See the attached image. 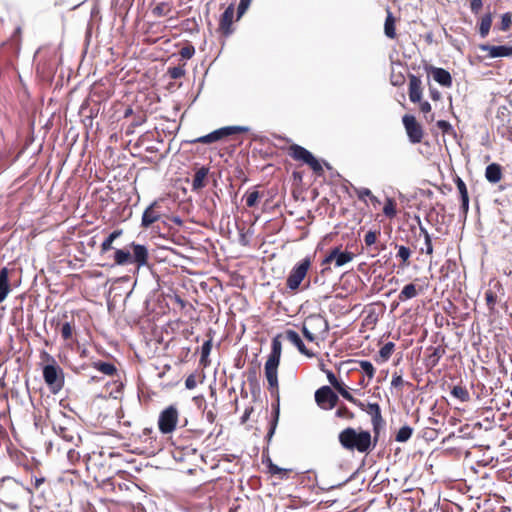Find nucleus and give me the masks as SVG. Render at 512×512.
<instances>
[{"label": "nucleus", "instance_id": "de8ad7c7", "mask_svg": "<svg viewBox=\"0 0 512 512\" xmlns=\"http://www.w3.org/2000/svg\"><path fill=\"white\" fill-rule=\"evenodd\" d=\"M485 300L489 307L490 312H493L494 305L496 303V295L491 290H488L485 292Z\"/></svg>", "mask_w": 512, "mask_h": 512}, {"label": "nucleus", "instance_id": "e2e57ef3", "mask_svg": "<svg viewBox=\"0 0 512 512\" xmlns=\"http://www.w3.org/2000/svg\"><path fill=\"white\" fill-rule=\"evenodd\" d=\"M461 200V211L464 215L467 214L468 210H469V197H465V198H460Z\"/></svg>", "mask_w": 512, "mask_h": 512}, {"label": "nucleus", "instance_id": "412c9836", "mask_svg": "<svg viewBox=\"0 0 512 512\" xmlns=\"http://www.w3.org/2000/svg\"><path fill=\"white\" fill-rule=\"evenodd\" d=\"M11 292V287L9 284V270L7 267H3L0 270V303H2L9 293Z\"/></svg>", "mask_w": 512, "mask_h": 512}, {"label": "nucleus", "instance_id": "4c0bfd02", "mask_svg": "<svg viewBox=\"0 0 512 512\" xmlns=\"http://www.w3.org/2000/svg\"><path fill=\"white\" fill-rule=\"evenodd\" d=\"M512 25V14L510 12L504 13L501 16V22L499 25L500 31H507L510 29Z\"/></svg>", "mask_w": 512, "mask_h": 512}, {"label": "nucleus", "instance_id": "58836bf2", "mask_svg": "<svg viewBox=\"0 0 512 512\" xmlns=\"http://www.w3.org/2000/svg\"><path fill=\"white\" fill-rule=\"evenodd\" d=\"M278 418H279V408L277 407L275 409L274 416H273V418L270 421V428H269V431H268L267 436H266L268 441L271 440L272 436L275 433V430H276V427H277V423H278Z\"/></svg>", "mask_w": 512, "mask_h": 512}, {"label": "nucleus", "instance_id": "20e7f679", "mask_svg": "<svg viewBox=\"0 0 512 512\" xmlns=\"http://www.w3.org/2000/svg\"><path fill=\"white\" fill-rule=\"evenodd\" d=\"M41 358L47 362L43 367V379L49 390L56 394L62 390L65 384L63 369L58 365L55 358L46 351H43Z\"/></svg>", "mask_w": 512, "mask_h": 512}, {"label": "nucleus", "instance_id": "a211bd4d", "mask_svg": "<svg viewBox=\"0 0 512 512\" xmlns=\"http://www.w3.org/2000/svg\"><path fill=\"white\" fill-rule=\"evenodd\" d=\"M422 98L421 80L416 75L409 76V99L411 102H420Z\"/></svg>", "mask_w": 512, "mask_h": 512}, {"label": "nucleus", "instance_id": "f3484780", "mask_svg": "<svg viewBox=\"0 0 512 512\" xmlns=\"http://www.w3.org/2000/svg\"><path fill=\"white\" fill-rule=\"evenodd\" d=\"M427 355L425 357V366L428 369H433L436 367L442 358V356L445 354V349L441 346L437 347H429L426 349Z\"/></svg>", "mask_w": 512, "mask_h": 512}, {"label": "nucleus", "instance_id": "13d9d810", "mask_svg": "<svg viewBox=\"0 0 512 512\" xmlns=\"http://www.w3.org/2000/svg\"><path fill=\"white\" fill-rule=\"evenodd\" d=\"M302 333L308 341H310V342L315 341V335L308 329L306 323H304L302 326Z\"/></svg>", "mask_w": 512, "mask_h": 512}, {"label": "nucleus", "instance_id": "1a4fd4ad", "mask_svg": "<svg viewBox=\"0 0 512 512\" xmlns=\"http://www.w3.org/2000/svg\"><path fill=\"white\" fill-rule=\"evenodd\" d=\"M178 410L175 406L170 405L165 408L159 415L158 428L162 434L172 433L178 423Z\"/></svg>", "mask_w": 512, "mask_h": 512}, {"label": "nucleus", "instance_id": "864d4df0", "mask_svg": "<svg viewBox=\"0 0 512 512\" xmlns=\"http://www.w3.org/2000/svg\"><path fill=\"white\" fill-rule=\"evenodd\" d=\"M326 375H327V378L329 380V383L335 388L337 389L339 386H341L342 384L338 381L337 377L335 376V374L328 370L326 372Z\"/></svg>", "mask_w": 512, "mask_h": 512}, {"label": "nucleus", "instance_id": "603ef678", "mask_svg": "<svg viewBox=\"0 0 512 512\" xmlns=\"http://www.w3.org/2000/svg\"><path fill=\"white\" fill-rule=\"evenodd\" d=\"M268 461H269L268 469H269V472L272 475H282V474H285L288 471L286 469L280 468L279 466L273 464L270 459Z\"/></svg>", "mask_w": 512, "mask_h": 512}, {"label": "nucleus", "instance_id": "bb28decb", "mask_svg": "<svg viewBox=\"0 0 512 512\" xmlns=\"http://www.w3.org/2000/svg\"><path fill=\"white\" fill-rule=\"evenodd\" d=\"M93 367L96 370H98L99 372H101L105 375H108V376L114 375L117 371L115 365L112 363H109V362H102V361L94 362Z\"/></svg>", "mask_w": 512, "mask_h": 512}, {"label": "nucleus", "instance_id": "a878e982", "mask_svg": "<svg viewBox=\"0 0 512 512\" xmlns=\"http://www.w3.org/2000/svg\"><path fill=\"white\" fill-rule=\"evenodd\" d=\"M122 233H123L122 229H116L113 232H111L105 238V240L102 242V244H101V252L102 253H106L109 250L113 249L112 244H113L114 240L119 238L122 235Z\"/></svg>", "mask_w": 512, "mask_h": 512}, {"label": "nucleus", "instance_id": "c9c22d12", "mask_svg": "<svg viewBox=\"0 0 512 512\" xmlns=\"http://www.w3.org/2000/svg\"><path fill=\"white\" fill-rule=\"evenodd\" d=\"M359 366L369 379H372L374 377L375 368L370 361L361 360L359 361Z\"/></svg>", "mask_w": 512, "mask_h": 512}, {"label": "nucleus", "instance_id": "cd10ccee", "mask_svg": "<svg viewBox=\"0 0 512 512\" xmlns=\"http://www.w3.org/2000/svg\"><path fill=\"white\" fill-rule=\"evenodd\" d=\"M339 394L345 398L347 401L351 402L352 404L359 407L361 410H364L365 404L361 402L360 400L354 398L351 393L347 390V388L342 384L336 389Z\"/></svg>", "mask_w": 512, "mask_h": 512}, {"label": "nucleus", "instance_id": "79ce46f5", "mask_svg": "<svg viewBox=\"0 0 512 512\" xmlns=\"http://www.w3.org/2000/svg\"><path fill=\"white\" fill-rule=\"evenodd\" d=\"M259 199V192L252 191L246 194L245 201L248 207H254Z\"/></svg>", "mask_w": 512, "mask_h": 512}, {"label": "nucleus", "instance_id": "338daca9", "mask_svg": "<svg viewBox=\"0 0 512 512\" xmlns=\"http://www.w3.org/2000/svg\"><path fill=\"white\" fill-rule=\"evenodd\" d=\"M205 417L206 420L212 424L216 419V414L213 411L209 410L206 412Z\"/></svg>", "mask_w": 512, "mask_h": 512}, {"label": "nucleus", "instance_id": "423d86ee", "mask_svg": "<svg viewBox=\"0 0 512 512\" xmlns=\"http://www.w3.org/2000/svg\"><path fill=\"white\" fill-rule=\"evenodd\" d=\"M248 130H249V128L245 127V126H225V127L219 128L217 130H214L207 135L198 137V138L192 140L191 143L210 144V143L222 140L225 137H228L230 135H234L237 133H244V132H247Z\"/></svg>", "mask_w": 512, "mask_h": 512}, {"label": "nucleus", "instance_id": "69168bd1", "mask_svg": "<svg viewBox=\"0 0 512 512\" xmlns=\"http://www.w3.org/2000/svg\"><path fill=\"white\" fill-rule=\"evenodd\" d=\"M164 3H161V4H158L154 9H153V13L157 16H164L165 15V11H164Z\"/></svg>", "mask_w": 512, "mask_h": 512}, {"label": "nucleus", "instance_id": "c03bdc74", "mask_svg": "<svg viewBox=\"0 0 512 512\" xmlns=\"http://www.w3.org/2000/svg\"><path fill=\"white\" fill-rule=\"evenodd\" d=\"M179 54L184 59H190L195 54V48L193 45H186L180 49Z\"/></svg>", "mask_w": 512, "mask_h": 512}, {"label": "nucleus", "instance_id": "ddd939ff", "mask_svg": "<svg viewBox=\"0 0 512 512\" xmlns=\"http://www.w3.org/2000/svg\"><path fill=\"white\" fill-rule=\"evenodd\" d=\"M479 49L482 52H486L487 57H489V58H504V57L512 56V44H506V45L480 44Z\"/></svg>", "mask_w": 512, "mask_h": 512}, {"label": "nucleus", "instance_id": "e433bc0d", "mask_svg": "<svg viewBox=\"0 0 512 512\" xmlns=\"http://www.w3.org/2000/svg\"><path fill=\"white\" fill-rule=\"evenodd\" d=\"M73 326L70 322H64L61 324L60 333L64 340H69L73 335Z\"/></svg>", "mask_w": 512, "mask_h": 512}, {"label": "nucleus", "instance_id": "4d7b16f0", "mask_svg": "<svg viewBox=\"0 0 512 512\" xmlns=\"http://www.w3.org/2000/svg\"><path fill=\"white\" fill-rule=\"evenodd\" d=\"M197 386L195 375L191 374L185 379V387L189 390L194 389Z\"/></svg>", "mask_w": 512, "mask_h": 512}, {"label": "nucleus", "instance_id": "052dcab7", "mask_svg": "<svg viewBox=\"0 0 512 512\" xmlns=\"http://www.w3.org/2000/svg\"><path fill=\"white\" fill-rule=\"evenodd\" d=\"M437 126L439 129H441L444 133H447L448 131L452 130V125L445 121V120H439L437 122Z\"/></svg>", "mask_w": 512, "mask_h": 512}, {"label": "nucleus", "instance_id": "774afa93", "mask_svg": "<svg viewBox=\"0 0 512 512\" xmlns=\"http://www.w3.org/2000/svg\"><path fill=\"white\" fill-rule=\"evenodd\" d=\"M417 220H418V223H419V230H420V233L424 236V239L426 238V236H430V234L428 233L427 229L422 226L421 224V221H420V218L417 217Z\"/></svg>", "mask_w": 512, "mask_h": 512}, {"label": "nucleus", "instance_id": "f257e3e1", "mask_svg": "<svg viewBox=\"0 0 512 512\" xmlns=\"http://www.w3.org/2000/svg\"><path fill=\"white\" fill-rule=\"evenodd\" d=\"M341 446L350 451L367 453L371 450V434L369 431H357L352 427L342 430L338 436Z\"/></svg>", "mask_w": 512, "mask_h": 512}, {"label": "nucleus", "instance_id": "680f3d73", "mask_svg": "<svg viewBox=\"0 0 512 512\" xmlns=\"http://www.w3.org/2000/svg\"><path fill=\"white\" fill-rule=\"evenodd\" d=\"M67 457L71 462H73V461L79 459V453L73 448H68L67 449Z\"/></svg>", "mask_w": 512, "mask_h": 512}, {"label": "nucleus", "instance_id": "393cba45", "mask_svg": "<svg viewBox=\"0 0 512 512\" xmlns=\"http://www.w3.org/2000/svg\"><path fill=\"white\" fill-rule=\"evenodd\" d=\"M418 295V289L415 284L409 283L403 287L398 295V299L401 302H405L409 299L415 298Z\"/></svg>", "mask_w": 512, "mask_h": 512}, {"label": "nucleus", "instance_id": "3c124183", "mask_svg": "<svg viewBox=\"0 0 512 512\" xmlns=\"http://www.w3.org/2000/svg\"><path fill=\"white\" fill-rule=\"evenodd\" d=\"M378 234H379V232H376V231H368L364 237L365 244L367 246H371V245L375 244Z\"/></svg>", "mask_w": 512, "mask_h": 512}, {"label": "nucleus", "instance_id": "6e6552de", "mask_svg": "<svg viewBox=\"0 0 512 512\" xmlns=\"http://www.w3.org/2000/svg\"><path fill=\"white\" fill-rule=\"evenodd\" d=\"M311 266V259L309 257L303 258L299 263H297L292 270L290 271L287 280L286 286L290 290H297L304 280L307 272Z\"/></svg>", "mask_w": 512, "mask_h": 512}, {"label": "nucleus", "instance_id": "6ab92c4d", "mask_svg": "<svg viewBox=\"0 0 512 512\" xmlns=\"http://www.w3.org/2000/svg\"><path fill=\"white\" fill-rule=\"evenodd\" d=\"M234 16V6L229 5L220 18L219 28L225 35H229L232 33L231 26L233 22Z\"/></svg>", "mask_w": 512, "mask_h": 512}, {"label": "nucleus", "instance_id": "0e129e2a", "mask_svg": "<svg viewBox=\"0 0 512 512\" xmlns=\"http://www.w3.org/2000/svg\"><path fill=\"white\" fill-rule=\"evenodd\" d=\"M420 110L424 114H428L431 112V105L429 102L424 101L420 103Z\"/></svg>", "mask_w": 512, "mask_h": 512}, {"label": "nucleus", "instance_id": "4468645a", "mask_svg": "<svg viewBox=\"0 0 512 512\" xmlns=\"http://www.w3.org/2000/svg\"><path fill=\"white\" fill-rule=\"evenodd\" d=\"M160 202H152L143 212L141 219V226L143 228H149L153 223L161 218Z\"/></svg>", "mask_w": 512, "mask_h": 512}, {"label": "nucleus", "instance_id": "9d476101", "mask_svg": "<svg viewBox=\"0 0 512 512\" xmlns=\"http://www.w3.org/2000/svg\"><path fill=\"white\" fill-rule=\"evenodd\" d=\"M338 400V395L330 386H322L315 392V401L321 409H333L337 405Z\"/></svg>", "mask_w": 512, "mask_h": 512}, {"label": "nucleus", "instance_id": "4be33fe9", "mask_svg": "<svg viewBox=\"0 0 512 512\" xmlns=\"http://www.w3.org/2000/svg\"><path fill=\"white\" fill-rule=\"evenodd\" d=\"M485 177L492 184L498 183L502 178L501 166L497 163H491L486 167Z\"/></svg>", "mask_w": 512, "mask_h": 512}, {"label": "nucleus", "instance_id": "bf43d9fd", "mask_svg": "<svg viewBox=\"0 0 512 512\" xmlns=\"http://www.w3.org/2000/svg\"><path fill=\"white\" fill-rule=\"evenodd\" d=\"M403 384H404V380H403L402 376L395 373L392 376V380H391L392 387L397 388V387L402 386Z\"/></svg>", "mask_w": 512, "mask_h": 512}, {"label": "nucleus", "instance_id": "2eb2a0df", "mask_svg": "<svg viewBox=\"0 0 512 512\" xmlns=\"http://www.w3.org/2000/svg\"><path fill=\"white\" fill-rule=\"evenodd\" d=\"M285 338L291 343L293 344L297 349L298 351L311 358L314 356V353L311 352L310 350H308L304 344V342L302 341L300 335L294 331V330H291V329H288L285 331Z\"/></svg>", "mask_w": 512, "mask_h": 512}, {"label": "nucleus", "instance_id": "473e14b6", "mask_svg": "<svg viewBox=\"0 0 512 512\" xmlns=\"http://www.w3.org/2000/svg\"><path fill=\"white\" fill-rule=\"evenodd\" d=\"M383 213L386 217L392 219L396 216V204L392 198H387L383 207Z\"/></svg>", "mask_w": 512, "mask_h": 512}, {"label": "nucleus", "instance_id": "b1692460", "mask_svg": "<svg viewBox=\"0 0 512 512\" xmlns=\"http://www.w3.org/2000/svg\"><path fill=\"white\" fill-rule=\"evenodd\" d=\"M364 410L371 416L372 424L374 428L382 422L381 409L379 404L377 403H369L367 408L364 407Z\"/></svg>", "mask_w": 512, "mask_h": 512}, {"label": "nucleus", "instance_id": "aec40b11", "mask_svg": "<svg viewBox=\"0 0 512 512\" xmlns=\"http://www.w3.org/2000/svg\"><path fill=\"white\" fill-rule=\"evenodd\" d=\"M431 74L433 76V79L438 84H440L444 87H450L452 85V77H451V74L447 70H445L443 68L432 67Z\"/></svg>", "mask_w": 512, "mask_h": 512}, {"label": "nucleus", "instance_id": "2f4dec72", "mask_svg": "<svg viewBox=\"0 0 512 512\" xmlns=\"http://www.w3.org/2000/svg\"><path fill=\"white\" fill-rule=\"evenodd\" d=\"M412 433H413V429L410 426H408V425L402 426L398 430V432L395 436V440L397 442H406L411 438Z\"/></svg>", "mask_w": 512, "mask_h": 512}, {"label": "nucleus", "instance_id": "9b49d317", "mask_svg": "<svg viewBox=\"0 0 512 512\" xmlns=\"http://www.w3.org/2000/svg\"><path fill=\"white\" fill-rule=\"evenodd\" d=\"M354 253L343 251L340 246H336L330 250L326 257L322 260V265H328L334 262L335 267H342L354 259Z\"/></svg>", "mask_w": 512, "mask_h": 512}, {"label": "nucleus", "instance_id": "f03ea898", "mask_svg": "<svg viewBox=\"0 0 512 512\" xmlns=\"http://www.w3.org/2000/svg\"><path fill=\"white\" fill-rule=\"evenodd\" d=\"M129 247L132 249V254L129 249H116L114 252V261L118 266H125L128 264H135L137 269L148 266L149 252L145 245L131 242Z\"/></svg>", "mask_w": 512, "mask_h": 512}, {"label": "nucleus", "instance_id": "f8f14e48", "mask_svg": "<svg viewBox=\"0 0 512 512\" xmlns=\"http://www.w3.org/2000/svg\"><path fill=\"white\" fill-rule=\"evenodd\" d=\"M409 141L413 144L420 143L423 138L422 127L417 123L413 115L406 114L402 118Z\"/></svg>", "mask_w": 512, "mask_h": 512}, {"label": "nucleus", "instance_id": "a18cd8bd", "mask_svg": "<svg viewBox=\"0 0 512 512\" xmlns=\"http://www.w3.org/2000/svg\"><path fill=\"white\" fill-rule=\"evenodd\" d=\"M335 414L338 418L352 419L354 417V414L346 406L339 407Z\"/></svg>", "mask_w": 512, "mask_h": 512}, {"label": "nucleus", "instance_id": "49530a36", "mask_svg": "<svg viewBox=\"0 0 512 512\" xmlns=\"http://www.w3.org/2000/svg\"><path fill=\"white\" fill-rule=\"evenodd\" d=\"M309 324H313L315 326L323 327L324 330H328V323L325 319L320 316L310 317L308 319Z\"/></svg>", "mask_w": 512, "mask_h": 512}, {"label": "nucleus", "instance_id": "dca6fc26", "mask_svg": "<svg viewBox=\"0 0 512 512\" xmlns=\"http://www.w3.org/2000/svg\"><path fill=\"white\" fill-rule=\"evenodd\" d=\"M53 430L55 434L65 442L71 443L74 446L78 445V442L80 441V436L77 435L73 429H70L62 425H54Z\"/></svg>", "mask_w": 512, "mask_h": 512}, {"label": "nucleus", "instance_id": "5701e85b", "mask_svg": "<svg viewBox=\"0 0 512 512\" xmlns=\"http://www.w3.org/2000/svg\"><path fill=\"white\" fill-rule=\"evenodd\" d=\"M208 173H209V168L204 167V166L199 168L195 172L193 181H192V189L194 191H198L205 187V185H206L205 179H206Z\"/></svg>", "mask_w": 512, "mask_h": 512}, {"label": "nucleus", "instance_id": "7ed1b4c3", "mask_svg": "<svg viewBox=\"0 0 512 512\" xmlns=\"http://www.w3.org/2000/svg\"><path fill=\"white\" fill-rule=\"evenodd\" d=\"M25 492L32 494L30 488L25 487L13 477L6 476L0 479V501L6 506L16 508Z\"/></svg>", "mask_w": 512, "mask_h": 512}, {"label": "nucleus", "instance_id": "7c9ffc66", "mask_svg": "<svg viewBox=\"0 0 512 512\" xmlns=\"http://www.w3.org/2000/svg\"><path fill=\"white\" fill-rule=\"evenodd\" d=\"M451 394L462 402H467L470 399L468 390L460 385L454 386L451 390Z\"/></svg>", "mask_w": 512, "mask_h": 512}, {"label": "nucleus", "instance_id": "0eeeda50", "mask_svg": "<svg viewBox=\"0 0 512 512\" xmlns=\"http://www.w3.org/2000/svg\"><path fill=\"white\" fill-rule=\"evenodd\" d=\"M289 154L293 159L302 161L303 163L309 165L313 172L316 174L321 175L323 173V168L320 162L306 148L297 144H293L289 148Z\"/></svg>", "mask_w": 512, "mask_h": 512}, {"label": "nucleus", "instance_id": "8fccbe9b", "mask_svg": "<svg viewBox=\"0 0 512 512\" xmlns=\"http://www.w3.org/2000/svg\"><path fill=\"white\" fill-rule=\"evenodd\" d=\"M252 0H240L237 9V18L239 19L247 11Z\"/></svg>", "mask_w": 512, "mask_h": 512}, {"label": "nucleus", "instance_id": "6e6d98bb", "mask_svg": "<svg viewBox=\"0 0 512 512\" xmlns=\"http://www.w3.org/2000/svg\"><path fill=\"white\" fill-rule=\"evenodd\" d=\"M424 240H425L424 241L425 248H422L421 251L425 252L426 254L431 255L433 253L431 236H426V238Z\"/></svg>", "mask_w": 512, "mask_h": 512}, {"label": "nucleus", "instance_id": "37998d69", "mask_svg": "<svg viewBox=\"0 0 512 512\" xmlns=\"http://www.w3.org/2000/svg\"><path fill=\"white\" fill-rule=\"evenodd\" d=\"M355 193L360 201L366 202V197L370 198L372 197V192L370 189L362 187V188H355Z\"/></svg>", "mask_w": 512, "mask_h": 512}, {"label": "nucleus", "instance_id": "39448f33", "mask_svg": "<svg viewBox=\"0 0 512 512\" xmlns=\"http://www.w3.org/2000/svg\"><path fill=\"white\" fill-rule=\"evenodd\" d=\"M282 344L280 336L272 339L271 352L265 363V376L268 381L269 390L271 392L278 391V366L280 363Z\"/></svg>", "mask_w": 512, "mask_h": 512}, {"label": "nucleus", "instance_id": "5fc2aeb1", "mask_svg": "<svg viewBox=\"0 0 512 512\" xmlns=\"http://www.w3.org/2000/svg\"><path fill=\"white\" fill-rule=\"evenodd\" d=\"M483 2L482 0H471L470 1V9L474 14H478L482 9Z\"/></svg>", "mask_w": 512, "mask_h": 512}, {"label": "nucleus", "instance_id": "a19ab883", "mask_svg": "<svg viewBox=\"0 0 512 512\" xmlns=\"http://www.w3.org/2000/svg\"><path fill=\"white\" fill-rule=\"evenodd\" d=\"M168 75L172 79H179L185 75V69L182 66L170 67L168 69Z\"/></svg>", "mask_w": 512, "mask_h": 512}, {"label": "nucleus", "instance_id": "f704fd0d", "mask_svg": "<svg viewBox=\"0 0 512 512\" xmlns=\"http://www.w3.org/2000/svg\"><path fill=\"white\" fill-rule=\"evenodd\" d=\"M211 349H212V341L211 340L205 341L201 347V358H200V363L203 366L208 365L207 358L211 352Z\"/></svg>", "mask_w": 512, "mask_h": 512}, {"label": "nucleus", "instance_id": "09e8293b", "mask_svg": "<svg viewBox=\"0 0 512 512\" xmlns=\"http://www.w3.org/2000/svg\"><path fill=\"white\" fill-rule=\"evenodd\" d=\"M456 186L460 194V198L469 197L468 196V190L465 182L461 178H457L456 180Z\"/></svg>", "mask_w": 512, "mask_h": 512}, {"label": "nucleus", "instance_id": "ea45409f", "mask_svg": "<svg viewBox=\"0 0 512 512\" xmlns=\"http://www.w3.org/2000/svg\"><path fill=\"white\" fill-rule=\"evenodd\" d=\"M411 256V250L406 247V246H399L398 247V253H397V257H399L402 262H403V265H407L408 263V259L410 258Z\"/></svg>", "mask_w": 512, "mask_h": 512}, {"label": "nucleus", "instance_id": "c756f323", "mask_svg": "<svg viewBox=\"0 0 512 512\" xmlns=\"http://www.w3.org/2000/svg\"><path fill=\"white\" fill-rule=\"evenodd\" d=\"M491 24H492L491 14H486L481 18V21L479 24V34L482 38H485L489 34Z\"/></svg>", "mask_w": 512, "mask_h": 512}, {"label": "nucleus", "instance_id": "c85d7f7f", "mask_svg": "<svg viewBox=\"0 0 512 512\" xmlns=\"http://www.w3.org/2000/svg\"><path fill=\"white\" fill-rule=\"evenodd\" d=\"M384 33L390 39H393L396 36L395 19L393 18L392 13L390 11H388V14H387V17L385 20Z\"/></svg>", "mask_w": 512, "mask_h": 512}, {"label": "nucleus", "instance_id": "72a5a7b5", "mask_svg": "<svg viewBox=\"0 0 512 512\" xmlns=\"http://www.w3.org/2000/svg\"><path fill=\"white\" fill-rule=\"evenodd\" d=\"M394 348L395 344L393 342H387L385 345L381 347V349L379 350V356L382 359V361H387L391 357Z\"/></svg>", "mask_w": 512, "mask_h": 512}]
</instances>
